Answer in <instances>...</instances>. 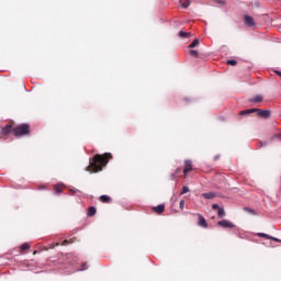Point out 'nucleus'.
<instances>
[{"label": "nucleus", "instance_id": "4", "mask_svg": "<svg viewBox=\"0 0 281 281\" xmlns=\"http://www.w3.org/2000/svg\"><path fill=\"white\" fill-rule=\"evenodd\" d=\"M218 227H224L225 229H234V227H236V225H234L232 222L227 221V220H223L217 222Z\"/></svg>", "mask_w": 281, "mask_h": 281}, {"label": "nucleus", "instance_id": "8", "mask_svg": "<svg viewBox=\"0 0 281 281\" xmlns=\"http://www.w3.org/2000/svg\"><path fill=\"white\" fill-rule=\"evenodd\" d=\"M244 23L248 26V27H254V25H256V22H254V18L249 16V15H245L244 16Z\"/></svg>", "mask_w": 281, "mask_h": 281}, {"label": "nucleus", "instance_id": "12", "mask_svg": "<svg viewBox=\"0 0 281 281\" xmlns=\"http://www.w3.org/2000/svg\"><path fill=\"white\" fill-rule=\"evenodd\" d=\"M244 212H247V214H250L251 216H256L258 213H256V210L251 207H244Z\"/></svg>", "mask_w": 281, "mask_h": 281}, {"label": "nucleus", "instance_id": "30", "mask_svg": "<svg viewBox=\"0 0 281 281\" xmlns=\"http://www.w3.org/2000/svg\"><path fill=\"white\" fill-rule=\"evenodd\" d=\"M270 240H274V243H281V240L276 237L270 238Z\"/></svg>", "mask_w": 281, "mask_h": 281}, {"label": "nucleus", "instance_id": "34", "mask_svg": "<svg viewBox=\"0 0 281 281\" xmlns=\"http://www.w3.org/2000/svg\"><path fill=\"white\" fill-rule=\"evenodd\" d=\"M34 256H36V250L33 252Z\"/></svg>", "mask_w": 281, "mask_h": 281}, {"label": "nucleus", "instance_id": "23", "mask_svg": "<svg viewBox=\"0 0 281 281\" xmlns=\"http://www.w3.org/2000/svg\"><path fill=\"white\" fill-rule=\"evenodd\" d=\"M190 56H192L193 58H199V52L198 50H194V49H191L189 52Z\"/></svg>", "mask_w": 281, "mask_h": 281}, {"label": "nucleus", "instance_id": "22", "mask_svg": "<svg viewBox=\"0 0 281 281\" xmlns=\"http://www.w3.org/2000/svg\"><path fill=\"white\" fill-rule=\"evenodd\" d=\"M196 45H199V40L195 38L190 45H189V49H194V47H196Z\"/></svg>", "mask_w": 281, "mask_h": 281}, {"label": "nucleus", "instance_id": "7", "mask_svg": "<svg viewBox=\"0 0 281 281\" xmlns=\"http://www.w3.org/2000/svg\"><path fill=\"white\" fill-rule=\"evenodd\" d=\"M198 225L199 227H204V229L207 227V221H205V217L201 214H198Z\"/></svg>", "mask_w": 281, "mask_h": 281}, {"label": "nucleus", "instance_id": "16", "mask_svg": "<svg viewBox=\"0 0 281 281\" xmlns=\"http://www.w3.org/2000/svg\"><path fill=\"white\" fill-rule=\"evenodd\" d=\"M180 4L182 8H189L190 7V0H180Z\"/></svg>", "mask_w": 281, "mask_h": 281}, {"label": "nucleus", "instance_id": "25", "mask_svg": "<svg viewBox=\"0 0 281 281\" xmlns=\"http://www.w3.org/2000/svg\"><path fill=\"white\" fill-rule=\"evenodd\" d=\"M227 65H231L232 67H236V65H238V61L234 60V59H228Z\"/></svg>", "mask_w": 281, "mask_h": 281}, {"label": "nucleus", "instance_id": "14", "mask_svg": "<svg viewBox=\"0 0 281 281\" xmlns=\"http://www.w3.org/2000/svg\"><path fill=\"white\" fill-rule=\"evenodd\" d=\"M95 212H97L95 206H90L88 209V216H95Z\"/></svg>", "mask_w": 281, "mask_h": 281}, {"label": "nucleus", "instance_id": "1", "mask_svg": "<svg viewBox=\"0 0 281 281\" xmlns=\"http://www.w3.org/2000/svg\"><path fill=\"white\" fill-rule=\"evenodd\" d=\"M113 158V155L111 153L105 154H97L92 158L89 159V166L86 168L87 172H102V169L106 164H109V160Z\"/></svg>", "mask_w": 281, "mask_h": 281}, {"label": "nucleus", "instance_id": "10", "mask_svg": "<svg viewBox=\"0 0 281 281\" xmlns=\"http://www.w3.org/2000/svg\"><path fill=\"white\" fill-rule=\"evenodd\" d=\"M53 190L56 192V194H63V184H55Z\"/></svg>", "mask_w": 281, "mask_h": 281}, {"label": "nucleus", "instance_id": "15", "mask_svg": "<svg viewBox=\"0 0 281 281\" xmlns=\"http://www.w3.org/2000/svg\"><path fill=\"white\" fill-rule=\"evenodd\" d=\"M257 236L259 238H267V240H270V238H273V236L267 235L265 233H257Z\"/></svg>", "mask_w": 281, "mask_h": 281}, {"label": "nucleus", "instance_id": "2", "mask_svg": "<svg viewBox=\"0 0 281 281\" xmlns=\"http://www.w3.org/2000/svg\"><path fill=\"white\" fill-rule=\"evenodd\" d=\"M14 137H23L24 135H30V124H21L13 128Z\"/></svg>", "mask_w": 281, "mask_h": 281}, {"label": "nucleus", "instance_id": "3", "mask_svg": "<svg viewBox=\"0 0 281 281\" xmlns=\"http://www.w3.org/2000/svg\"><path fill=\"white\" fill-rule=\"evenodd\" d=\"M254 113H257L258 117H261L262 120H269L271 117V111L269 110H260L258 108L252 109Z\"/></svg>", "mask_w": 281, "mask_h": 281}, {"label": "nucleus", "instance_id": "19", "mask_svg": "<svg viewBox=\"0 0 281 281\" xmlns=\"http://www.w3.org/2000/svg\"><path fill=\"white\" fill-rule=\"evenodd\" d=\"M202 196L204 199H214V196H216V194L209 192V193H203Z\"/></svg>", "mask_w": 281, "mask_h": 281}, {"label": "nucleus", "instance_id": "31", "mask_svg": "<svg viewBox=\"0 0 281 281\" xmlns=\"http://www.w3.org/2000/svg\"><path fill=\"white\" fill-rule=\"evenodd\" d=\"M85 270H87V263H83L82 268L80 269V271H85Z\"/></svg>", "mask_w": 281, "mask_h": 281}, {"label": "nucleus", "instance_id": "29", "mask_svg": "<svg viewBox=\"0 0 281 281\" xmlns=\"http://www.w3.org/2000/svg\"><path fill=\"white\" fill-rule=\"evenodd\" d=\"M212 207L213 210H217V211L221 210V206H218V204H213Z\"/></svg>", "mask_w": 281, "mask_h": 281}, {"label": "nucleus", "instance_id": "13", "mask_svg": "<svg viewBox=\"0 0 281 281\" xmlns=\"http://www.w3.org/2000/svg\"><path fill=\"white\" fill-rule=\"evenodd\" d=\"M181 167H178L175 171V173L171 175V179H177L179 177V175H181Z\"/></svg>", "mask_w": 281, "mask_h": 281}, {"label": "nucleus", "instance_id": "33", "mask_svg": "<svg viewBox=\"0 0 281 281\" xmlns=\"http://www.w3.org/2000/svg\"><path fill=\"white\" fill-rule=\"evenodd\" d=\"M261 144V146H267V142H265V143H260Z\"/></svg>", "mask_w": 281, "mask_h": 281}, {"label": "nucleus", "instance_id": "26", "mask_svg": "<svg viewBox=\"0 0 281 281\" xmlns=\"http://www.w3.org/2000/svg\"><path fill=\"white\" fill-rule=\"evenodd\" d=\"M72 243H76V237H74V238H71V239H69V240L65 239L64 243H63V245H70V244H72Z\"/></svg>", "mask_w": 281, "mask_h": 281}, {"label": "nucleus", "instance_id": "20", "mask_svg": "<svg viewBox=\"0 0 281 281\" xmlns=\"http://www.w3.org/2000/svg\"><path fill=\"white\" fill-rule=\"evenodd\" d=\"M217 216H218L220 218H223V216H225V209L220 207V209L217 210Z\"/></svg>", "mask_w": 281, "mask_h": 281}, {"label": "nucleus", "instance_id": "11", "mask_svg": "<svg viewBox=\"0 0 281 281\" xmlns=\"http://www.w3.org/2000/svg\"><path fill=\"white\" fill-rule=\"evenodd\" d=\"M99 201H101V203H111V196H109V195H101L99 198Z\"/></svg>", "mask_w": 281, "mask_h": 281}, {"label": "nucleus", "instance_id": "27", "mask_svg": "<svg viewBox=\"0 0 281 281\" xmlns=\"http://www.w3.org/2000/svg\"><path fill=\"white\" fill-rule=\"evenodd\" d=\"M188 192H190V188L183 187L182 191L180 192V194H188Z\"/></svg>", "mask_w": 281, "mask_h": 281}, {"label": "nucleus", "instance_id": "24", "mask_svg": "<svg viewBox=\"0 0 281 281\" xmlns=\"http://www.w3.org/2000/svg\"><path fill=\"white\" fill-rule=\"evenodd\" d=\"M21 251H27V249H30V244L25 243L23 245L20 246Z\"/></svg>", "mask_w": 281, "mask_h": 281}, {"label": "nucleus", "instance_id": "17", "mask_svg": "<svg viewBox=\"0 0 281 281\" xmlns=\"http://www.w3.org/2000/svg\"><path fill=\"white\" fill-rule=\"evenodd\" d=\"M249 102H262V95H256L255 98L250 99Z\"/></svg>", "mask_w": 281, "mask_h": 281}, {"label": "nucleus", "instance_id": "21", "mask_svg": "<svg viewBox=\"0 0 281 281\" xmlns=\"http://www.w3.org/2000/svg\"><path fill=\"white\" fill-rule=\"evenodd\" d=\"M179 36H180V38H188V36H190V33L184 32V31H180Z\"/></svg>", "mask_w": 281, "mask_h": 281}, {"label": "nucleus", "instance_id": "35", "mask_svg": "<svg viewBox=\"0 0 281 281\" xmlns=\"http://www.w3.org/2000/svg\"><path fill=\"white\" fill-rule=\"evenodd\" d=\"M216 159H218V156L215 157V161H216Z\"/></svg>", "mask_w": 281, "mask_h": 281}, {"label": "nucleus", "instance_id": "32", "mask_svg": "<svg viewBox=\"0 0 281 281\" xmlns=\"http://www.w3.org/2000/svg\"><path fill=\"white\" fill-rule=\"evenodd\" d=\"M274 74H277V76H280V77H281V71L274 70Z\"/></svg>", "mask_w": 281, "mask_h": 281}, {"label": "nucleus", "instance_id": "28", "mask_svg": "<svg viewBox=\"0 0 281 281\" xmlns=\"http://www.w3.org/2000/svg\"><path fill=\"white\" fill-rule=\"evenodd\" d=\"M186 207V201L181 200L180 201V210H183Z\"/></svg>", "mask_w": 281, "mask_h": 281}, {"label": "nucleus", "instance_id": "5", "mask_svg": "<svg viewBox=\"0 0 281 281\" xmlns=\"http://www.w3.org/2000/svg\"><path fill=\"white\" fill-rule=\"evenodd\" d=\"M10 133H14L13 123H8L4 127H2V135H10Z\"/></svg>", "mask_w": 281, "mask_h": 281}, {"label": "nucleus", "instance_id": "18", "mask_svg": "<svg viewBox=\"0 0 281 281\" xmlns=\"http://www.w3.org/2000/svg\"><path fill=\"white\" fill-rule=\"evenodd\" d=\"M250 113H254V109L243 110L239 112V115H249Z\"/></svg>", "mask_w": 281, "mask_h": 281}, {"label": "nucleus", "instance_id": "6", "mask_svg": "<svg viewBox=\"0 0 281 281\" xmlns=\"http://www.w3.org/2000/svg\"><path fill=\"white\" fill-rule=\"evenodd\" d=\"M188 172H192V161L191 160L184 161V168H183L184 178L188 177Z\"/></svg>", "mask_w": 281, "mask_h": 281}, {"label": "nucleus", "instance_id": "9", "mask_svg": "<svg viewBox=\"0 0 281 281\" xmlns=\"http://www.w3.org/2000/svg\"><path fill=\"white\" fill-rule=\"evenodd\" d=\"M153 212H156V214H164V212H166V205L159 204L157 206H154Z\"/></svg>", "mask_w": 281, "mask_h": 281}]
</instances>
